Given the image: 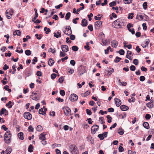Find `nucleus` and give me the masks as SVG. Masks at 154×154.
I'll use <instances>...</instances> for the list:
<instances>
[{
	"mask_svg": "<svg viewBox=\"0 0 154 154\" xmlns=\"http://www.w3.org/2000/svg\"><path fill=\"white\" fill-rule=\"evenodd\" d=\"M4 141L7 144L10 143L11 141V134L9 131H7L5 134Z\"/></svg>",
	"mask_w": 154,
	"mask_h": 154,
	"instance_id": "obj_1",
	"label": "nucleus"
},
{
	"mask_svg": "<svg viewBox=\"0 0 154 154\" xmlns=\"http://www.w3.org/2000/svg\"><path fill=\"white\" fill-rule=\"evenodd\" d=\"M70 150L72 154H78L79 151L77 147L75 145H71L69 146Z\"/></svg>",
	"mask_w": 154,
	"mask_h": 154,
	"instance_id": "obj_2",
	"label": "nucleus"
},
{
	"mask_svg": "<svg viewBox=\"0 0 154 154\" xmlns=\"http://www.w3.org/2000/svg\"><path fill=\"white\" fill-rule=\"evenodd\" d=\"M13 11L11 9H8L5 12V14L7 18L8 19H10L12 16Z\"/></svg>",
	"mask_w": 154,
	"mask_h": 154,
	"instance_id": "obj_3",
	"label": "nucleus"
},
{
	"mask_svg": "<svg viewBox=\"0 0 154 154\" xmlns=\"http://www.w3.org/2000/svg\"><path fill=\"white\" fill-rule=\"evenodd\" d=\"M99 127L97 125H94L91 128V133L92 134H94L96 131L98 130Z\"/></svg>",
	"mask_w": 154,
	"mask_h": 154,
	"instance_id": "obj_4",
	"label": "nucleus"
},
{
	"mask_svg": "<svg viewBox=\"0 0 154 154\" xmlns=\"http://www.w3.org/2000/svg\"><path fill=\"white\" fill-rule=\"evenodd\" d=\"M64 32L65 34L67 35H70L72 33V31L70 26H66Z\"/></svg>",
	"mask_w": 154,
	"mask_h": 154,
	"instance_id": "obj_5",
	"label": "nucleus"
},
{
	"mask_svg": "<svg viewBox=\"0 0 154 154\" xmlns=\"http://www.w3.org/2000/svg\"><path fill=\"white\" fill-rule=\"evenodd\" d=\"M118 21H115L113 22L112 24V27L117 29L122 27V25H121L119 23H116V22H118Z\"/></svg>",
	"mask_w": 154,
	"mask_h": 154,
	"instance_id": "obj_6",
	"label": "nucleus"
},
{
	"mask_svg": "<svg viewBox=\"0 0 154 154\" xmlns=\"http://www.w3.org/2000/svg\"><path fill=\"white\" fill-rule=\"evenodd\" d=\"M85 71L86 70L84 67L82 66L79 67V69L78 74L79 75V76H81L85 72Z\"/></svg>",
	"mask_w": 154,
	"mask_h": 154,
	"instance_id": "obj_7",
	"label": "nucleus"
},
{
	"mask_svg": "<svg viewBox=\"0 0 154 154\" xmlns=\"http://www.w3.org/2000/svg\"><path fill=\"white\" fill-rule=\"evenodd\" d=\"M25 118L29 120L32 118V115L31 114L28 112H25L23 115Z\"/></svg>",
	"mask_w": 154,
	"mask_h": 154,
	"instance_id": "obj_8",
	"label": "nucleus"
},
{
	"mask_svg": "<svg viewBox=\"0 0 154 154\" xmlns=\"http://www.w3.org/2000/svg\"><path fill=\"white\" fill-rule=\"evenodd\" d=\"M78 99V96L74 94H71L69 97L70 100L72 101H75Z\"/></svg>",
	"mask_w": 154,
	"mask_h": 154,
	"instance_id": "obj_9",
	"label": "nucleus"
},
{
	"mask_svg": "<svg viewBox=\"0 0 154 154\" xmlns=\"http://www.w3.org/2000/svg\"><path fill=\"white\" fill-rule=\"evenodd\" d=\"M144 14L139 13L137 15L136 18L139 20H143Z\"/></svg>",
	"mask_w": 154,
	"mask_h": 154,
	"instance_id": "obj_10",
	"label": "nucleus"
},
{
	"mask_svg": "<svg viewBox=\"0 0 154 154\" xmlns=\"http://www.w3.org/2000/svg\"><path fill=\"white\" fill-rule=\"evenodd\" d=\"M102 25V22L101 21L98 20L96 21L95 23L94 27L96 29H98Z\"/></svg>",
	"mask_w": 154,
	"mask_h": 154,
	"instance_id": "obj_11",
	"label": "nucleus"
},
{
	"mask_svg": "<svg viewBox=\"0 0 154 154\" xmlns=\"http://www.w3.org/2000/svg\"><path fill=\"white\" fill-rule=\"evenodd\" d=\"M62 50L64 52H66L69 51V48L66 45H62L61 46Z\"/></svg>",
	"mask_w": 154,
	"mask_h": 154,
	"instance_id": "obj_12",
	"label": "nucleus"
},
{
	"mask_svg": "<svg viewBox=\"0 0 154 154\" xmlns=\"http://www.w3.org/2000/svg\"><path fill=\"white\" fill-rule=\"evenodd\" d=\"M63 110L66 116H67L69 113H70L71 112L70 109L68 107H66L64 108Z\"/></svg>",
	"mask_w": 154,
	"mask_h": 154,
	"instance_id": "obj_13",
	"label": "nucleus"
},
{
	"mask_svg": "<svg viewBox=\"0 0 154 154\" xmlns=\"http://www.w3.org/2000/svg\"><path fill=\"white\" fill-rule=\"evenodd\" d=\"M114 100L116 106L117 107L119 106L122 103L121 100L118 98H115Z\"/></svg>",
	"mask_w": 154,
	"mask_h": 154,
	"instance_id": "obj_14",
	"label": "nucleus"
},
{
	"mask_svg": "<svg viewBox=\"0 0 154 154\" xmlns=\"http://www.w3.org/2000/svg\"><path fill=\"white\" fill-rule=\"evenodd\" d=\"M120 108L122 110L125 111L128 110L129 109V107L125 105H122L120 106Z\"/></svg>",
	"mask_w": 154,
	"mask_h": 154,
	"instance_id": "obj_15",
	"label": "nucleus"
},
{
	"mask_svg": "<svg viewBox=\"0 0 154 154\" xmlns=\"http://www.w3.org/2000/svg\"><path fill=\"white\" fill-rule=\"evenodd\" d=\"M88 25L87 21L85 19H83L82 21V25L83 26H86Z\"/></svg>",
	"mask_w": 154,
	"mask_h": 154,
	"instance_id": "obj_16",
	"label": "nucleus"
},
{
	"mask_svg": "<svg viewBox=\"0 0 154 154\" xmlns=\"http://www.w3.org/2000/svg\"><path fill=\"white\" fill-rule=\"evenodd\" d=\"M118 42L115 40H113L111 42V45L112 47L116 48L118 45Z\"/></svg>",
	"mask_w": 154,
	"mask_h": 154,
	"instance_id": "obj_17",
	"label": "nucleus"
},
{
	"mask_svg": "<svg viewBox=\"0 0 154 154\" xmlns=\"http://www.w3.org/2000/svg\"><path fill=\"white\" fill-rule=\"evenodd\" d=\"M54 36L57 38H58L61 36V33L60 32L57 31V32H54Z\"/></svg>",
	"mask_w": 154,
	"mask_h": 154,
	"instance_id": "obj_18",
	"label": "nucleus"
},
{
	"mask_svg": "<svg viewBox=\"0 0 154 154\" xmlns=\"http://www.w3.org/2000/svg\"><path fill=\"white\" fill-rule=\"evenodd\" d=\"M45 135L46 134L43 133L41 134L39 136V139L42 140H45L46 139Z\"/></svg>",
	"mask_w": 154,
	"mask_h": 154,
	"instance_id": "obj_19",
	"label": "nucleus"
},
{
	"mask_svg": "<svg viewBox=\"0 0 154 154\" xmlns=\"http://www.w3.org/2000/svg\"><path fill=\"white\" fill-rule=\"evenodd\" d=\"M23 134V132H20L18 134L17 136L20 140H23L24 139Z\"/></svg>",
	"mask_w": 154,
	"mask_h": 154,
	"instance_id": "obj_20",
	"label": "nucleus"
},
{
	"mask_svg": "<svg viewBox=\"0 0 154 154\" xmlns=\"http://www.w3.org/2000/svg\"><path fill=\"white\" fill-rule=\"evenodd\" d=\"M13 35H17L20 36L21 35V33L19 30H16L14 32Z\"/></svg>",
	"mask_w": 154,
	"mask_h": 154,
	"instance_id": "obj_21",
	"label": "nucleus"
},
{
	"mask_svg": "<svg viewBox=\"0 0 154 154\" xmlns=\"http://www.w3.org/2000/svg\"><path fill=\"white\" fill-rule=\"evenodd\" d=\"M54 63V60L52 58H50L48 61V63L49 66H52Z\"/></svg>",
	"mask_w": 154,
	"mask_h": 154,
	"instance_id": "obj_22",
	"label": "nucleus"
},
{
	"mask_svg": "<svg viewBox=\"0 0 154 154\" xmlns=\"http://www.w3.org/2000/svg\"><path fill=\"white\" fill-rule=\"evenodd\" d=\"M12 151V149L10 146H8L6 149L5 152H6L7 153L6 154H10L11 152Z\"/></svg>",
	"mask_w": 154,
	"mask_h": 154,
	"instance_id": "obj_23",
	"label": "nucleus"
},
{
	"mask_svg": "<svg viewBox=\"0 0 154 154\" xmlns=\"http://www.w3.org/2000/svg\"><path fill=\"white\" fill-rule=\"evenodd\" d=\"M143 126L146 129H149V124L147 122H145L143 123Z\"/></svg>",
	"mask_w": 154,
	"mask_h": 154,
	"instance_id": "obj_24",
	"label": "nucleus"
},
{
	"mask_svg": "<svg viewBox=\"0 0 154 154\" xmlns=\"http://www.w3.org/2000/svg\"><path fill=\"white\" fill-rule=\"evenodd\" d=\"M38 113L40 114H42L44 116L46 115V112L43 111V109L42 108L40 109L39 110Z\"/></svg>",
	"mask_w": 154,
	"mask_h": 154,
	"instance_id": "obj_25",
	"label": "nucleus"
},
{
	"mask_svg": "<svg viewBox=\"0 0 154 154\" xmlns=\"http://www.w3.org/2000/svg\"><path fill=\"white\" fill-rule=\"evenodd\" d=\"M119 21L118 22H116V23H119V24L121 25H122V27L124 25V22L122 20L120 19H117V20H116L115 21Z\"/></svg>",
	"mask_w": 154,
	"mask_h": 154,
	"instance_id": "obj_26",
	"label": "nucleus"
},
{
	"mask_svg": "<svg viewBox=\"0 0 154 154\" xmlns=\"http://www.w3.org/2000/svg\"><path fill=\"white\" fill-rule=\"evenodd\" d=\"M90 93V92L89 91H87L84 94H82V97H85L87 95H89Z\"/></svg>",
	"mask_w": 154,
	"mask_h": 154,
	"instance_id": "obj_27",
	"label": "nucleus"
},
{
	"mask_svg": "<svg viewBox=\"0 0 154 154\" xmlns=\"http://www.w3.org/2000/svg\"><path fill=\"white\" fill-rule=\"evenodd\" d=\"M102 42L104 45H108L109 43V41H107V40H104L103 39H102Z\"/></svg>",
	"mask_w": 154,
	"mask_h": 154,
	"instance_id": "obj_28",
	"label": "nucleus"
},
{
	"mask_svg": "<svg viewBox=\"0 0 154 154\" xmlns=\"http://www.w3.org/2000/svg\"><path fill=\"white\" fill-rule=\"evenodd\" d=\"M37 131H42L43 130V128L40 125H38L37 127L36 128Z\"/></svg>",
	"mask_w": 154,
	"mask_h": 154,
	"instance_id": "obj_29",
	"label": "nucleus"
},
{
	"mask_svg": "<svg viewBox=\"0 0 154 154\" xmlns=\"http://www.w3.org/2000/svg\"><path fill=\"white\" fill-rule=\"evenodd\" d=\"M146 106L149 108H152L153 107V103H150V102L146 104Z\"/></svg>",
	"mask_w": 154,
	"mask_h": 154,
	"instance_id": "obj_30",
	"label": "nucleus"
},
{
	"mask_svg": "<svg viewBox=\"0 0 154 154\" xmlns=\"http://www.w3.org/2000/svg\"><path fill=\"white\" fill-rule=\"evenodd\" d=\"M121 60V58L117 56L116 59L114 60V61L116 63H117L120 61Z\"/></svg>",
	"mask_w": 154,
	"mask_h": 154,
	"instance_id": "obj_31",
	"label": "nucleus"
},
{
	"mask_svg": "<svg viewBox=\"0 0 154 154\" xmlns=\"http://www.w3.org/2000/svg\"><path fill=\"white\" fill-rule=\"evenodd\" d=\"M5 111H6V109L4 108H2L0 110V115H2L3 114L5 113Z\"/></svg>",
	"mask_w": 154,
	"mask_h": 154,
	"instance_id": "obj_32",
	"label": "nucleus"
},
{
	"mask_svg": "<svg viewBox=\"0 0 154 154\" xmlns=\"http://www.w3.org/2000/svg\"><path fill=\"white\" fill-rule=\"evenodd\" d=\"M29 152H31L33 151V147L32 145H30L28 147Z\"/></svg>",
	"mask_w": 154,
	"mask_h": 154,
	"instance_id": "obj_33",
	"label": "nucleus"
},
{
	"mask_svg": "<svg viewBox=\"0 0 154 154\" xmlns=\"http://www.w3.org/2000/svg\"><path fill=\"white\" fill-rule=\"evenodd\" d=\"M143 7L144 10H146L147 7V3L146 2H145L143 4Z\"/></svg>",
	"mask_w": 154,
	"mask_h": 154,
	"instance_id": "obj_34",
	"label": "nucleus"
},
{
	"mask_svg": "<svg viewBox=\"0 0 154 154\" xmlns=\"http://www.w3.org/2000/svg\"><path fill=\"white\" fill-rule=\"evenodd\" d=\"M118 133L120 135H122L124 134V131L122 129H119L118 131Z\"/></svg>",
	"mask_w": 154,
	"mask_h": 154,
	"instance_id": "obj_35",
	"label": "nucleus"
},
{
	"mask_svg": "<svg viewBox=\"0 0 154 154\" xmlns=\"http://www.w3.org/2000/svg\"><path fill=\"white\" fill-rule=\"evenodd\" d=\"M25 53L26 55L29 56L31 54V51L30 50H27L25 51Z\"/></svg>",
	"mask_w": 154,
	"mask_h": 154,
	"instance_id": "obj_36",
	"label": "nucleus"
},
{
	"mask_svg": "<svg viewBox=\"0 0 154 154\" xmlns=\"http://www.w3.org/2000/svg\"><path fill=\"white\" fill-rule=\"evenodd\" d=\"M114 69L113 68H111L110 69V70L108 71H107L108 72V75H109V76L110 75H111V74H112V73L114 72Z\"/></svg>",
	"mask_w": 154,
	"mask_h": 154,
	"instance_id": "obj_37",
	"label": "nucleus"
},
{
	"mask_svg": "<svg viewBox=\"0 0 154 154\" xmlns=\"http://www.w3.org/2000/svg\"><path fill=\"white\" fill-rule=\"evenodd\" d=\"M11 103H12V102L11 101H9L8 102V103H7L6 104V106H8V108L9 109H10V108H11L12 107V106L11 105Z\"/></svg>",
	"mask_w": 154,
	"mask_h": 154,
	"instance_id": "obj_38",
	"label": "nucleus"
},
{
	"mask_svg": "<svg viewBox=\"0 0 154 154\" xmlns=\"http://www.w3.org/2000/svg\"><path fill=\"white\" fill-rule=\"evenodd\" d=\"M70 12H68L66 14L65 18L66 20H68L70 17Z\"/></svg>",
	"mask_w": 154,
	"mask_h": 154,
	"instance_id": "obj_39",
	"label": "nucleus"
},
{
	"mask_svg": "<svg viewBox=\"0 0 154 154\" xmlns=\"http://www.w3.org/2000/svg\"><path fill=\"white\" fill-rule=\"evenodd\" d=\"M111 49V47L110 46H109L108 47L106 50H105V53L106 54H108L109 52V51L110 49Z\"/></svg>",
	"mask_w": 154,
	"mask_h": 154,
	"instance_id": "obj_40",
	"label": "nucleus"
},
{
	"mask_svg": "<svg viewBox=\"0 0 154 154\" xmlns=\"http://www.w3.org/2000/svg\"><path fill=\"white\" fill-rule=\"evenodd\" d=\"M98 137L100 138V140H102L104 139V137L103 136V134H100L98 135Z\"/></svg>",
	"mask_w": 154,
	"mask_h": 154,
	"instance_id": "obj_41",
	"label": "nucleus"
},
{
	"mask_svg": "<svg viewBox=\"0 0 154 154\" xmlns=\"http://www.w3.org/2000/svg\"><path fill=\"white\" fill-rule=\"evenodd\" d=\"M106 118L108 119L107 122L108 123L111 122H112L111 120L112 119V118L110 117L109 115H107L106 116Z\"/></svg>",
	"mask_w": 154,
	"mask_h": 154,
	"instance_id": "obj_42",
	"label": "nucleus"
},
{
	"mask_svg": "<svg viewBox=\"0 0 154 154\" xmlns=\"http://www.w3.org/2000/svg\"><path fill=\"white\" fill-rule=\"evenodd\" d=\"M133 24L132 23H128L127 26L128 29V30H129L130 29L131 27H133Z\"/></svg>",
	"mask_w": 154,
	"mask_h": 154,
	"instance_id": "obj_43",
	"label": "nucleus"
},
{
	"mask_svg": "<svg viewBox=\"0 0 154 154\" xmlns=\"http://www.w3.org/2000/svg\"><path fill=\"white\" fill-rule=\"evenodd\" d=\"M72 49L73 51H76L78 50V48L77 46H74L72 47Z\"/></svg>",
	"mask_w": 154,
	"mask_h": 154,
	"instance_id": "obj_44",
	"label": "nucleus"
},
{
	"mask_svg": "<svg viewBox=\"0 0 154 154\" xmlns=\"http://www.w3.org/2000/svg\"><path fill=\"white\" fill-rule=\"evenodd\" d=\"M61 146V144H56L55 143L52 145V146L53 148H54L55 147H60Z\"/></svg>",
	"mask_w": 154,
	"mask_h": 154,
	"instance_id": "obj_45",
	"label": "nucleus"
},
{
	"mask_svg": "<svg viewBox=\"0 0 154 154\" xmlns=\"http://www.w3.org/2000/svg\"><path fill=\"white\" fill-rule=\"evenodd\" d=\"M42 36V34H40L39 35L38 34H36L35 35V36L37 38L38 40L41 39Z\"/></svg>",
	"mask_w": 154,
	"mask_h": 154,
	"instance_id": "obj_46",
	"label": "nucleus"
},
{
	"mask_svg": "<svg viewBox=\"0 0 154 154\" xmlns=\"http://www.w3.org/2000/svg\"><path fill=\"white\" fill-rule=\"evenodd\" d=\"M65 52H63V51H60V56L61 57H63L65 56L66 55V54L65 53Z\"/></svg>",
	"mask_w": 154,
	"mask_h": 154,
	"instance_id": "obj_47",
	"label": "nucleus"
},
{
	"mask_svg": "<svg viewBox=\"0 0 154 154\" xmlns=\"http://www.w3.org/2000/svg\"><path fill=\"white\" fill-rule=\"evenodd\" d=\"M87 114L89 115H91L92 114V112L91 110L88 109H86V110Z\"/></svg>",
	"mask_w": 154,
	"mask_h": 154,
	"instance_id": "obj_48",
	"label": "nucleus"
},
{
	"mask_svg": "<svg viewBox=\"0 0 154 154\" xmlns=\"http://www.w3.org/2000/svg\"><path fill=\"white\" fill-rule=\"evenodd\" d=\"M132 0H124L125 3L129 4L132 2Z\"/></svg>",
	"mask_w": 154,
	"mask_h": 154,
	"instance_id": "obj_49",
	"label": "nucleus"
},
{
	"mask_svg": "<svg viewBox=\"0 0 154 154\" xmlns=\"http://www.w3.org/2000/svg\"><path fill=\"white\" fill-rule=\"evenodd\" d=\"M133 63L135 65H137L138 64V61L137 59H134L133 61Z\"/></svg>",
	"mask_w": 154,
	"mask_h": 154,
	"instance_id": "obj_50",
	"label": "nucleus"
},
{
	"mask_svg": "<svg viewBox=\"0 0 154 154\" xmlns=\"http://www.w3.org/2000/svg\"><path fill=\"white\" fill-rule=\"evenodd\" d=\"M16 66L15 65H14L12 66V69H13V71L12 73V74H14L15 73V71H16Z\"/></svg>",
	"mask_w": 154,
	"mask_h": 154,
	"instance_id": "obj_51",
	"label": "nucleus"
},
{
	"mask_svg": "<svg viewBox=\"0 0 154 154\" xmlns=\"http://www.w3.org/2000/svg\"><path fill=\"white\" fill-rule=\"evenodd\" d=\"M99 119L100 121V123L101 124H103L105 123V122L104 121V119L103 117H100L99 118Z\"/></svg>",
	"mask_w": 154,
	"mask_h": 154,
	"instance_id": "obj_52",
	"label": "nucleus"
},
{
	"mask_svg": "<svg viewBox=\"0 0 154 154\" xmlns=\"http://www.w3.org/2000/svg\"><path fill=\"white\" fill-rule=\"evenodd\" d=\"M60 94L62 96H64L65 94V91L63 90H60Z\"/></svg>",
	"mask_w": 154,
	"mask_h": 154,
	"instance_id": "obj_53",
	"label": "nucleus"
},
{
	"mask_svg": "<svg viewBox=\"0 0 154 154\" xmlns=\"http://www.w3.org/2000/svg\"><path fill=\"white\" fill-rule=\"evenodd\" d=\"M88 28L91 31L93 30V27L92 25H89L88 26Z\"/></svg>",
	"mask_w": 154,
	"mask_h": 154,
	"instance_id": "obj_54",
	"label": "nucleus"
},
{
	"mask_svg": "<svg viewBox=\"0 0 154 154\" xmlns=\"http://www.w3.org/2000/svg\"><path fill=\"white\" fill-rule=\"evenodd\" d=\"M59 82L61 83H62L63 81V77L61 76L58 79Z\"/></svg>",
	"mask_w": 154,
	"mask_h": 154,
	"instance_id": "obj_55",
	"label": "nucleus"
},
{
	"mask_svg": "<svg viewBox=\"0 0 154 154\" xmlns=\"http://www.w3.org/2000/svg\"><path fill=\"white\" fill-rule=\"evenodd\" d=\"M135 67L133 65H132L130 67V69L132 71H134L135 70Z\"/></svg>",
	"mask_w": 154,
	"mask_h": 154,
	"instance_id": "obj_56",
	"label": "nucleus"
},
{
	"mask_svg": "<svg viewBox=\"0 0 154 154\" xmlns=\"http://www.w3.org/2000/svg\"><path fill=\"white\" fill-rule=\"evenodd\" d=\"M119 54L122 55H123L125 53V51L123 49H120L119 51Z\"/></svg>",
	"mask_w": 154,
	"mask_h": 154,
	"instance_id": "obj_57",
	"label": "nucleus"
},
{
	"mask_svg": "<svg viewBox=\"0 0 154 154\" xmlns=\"http://www.w3.org/2000/svg\"><path fill=\"white\" fill-rule=\"evenodd\" d=\"M116 3L115 2H112L109 4V5L110 7L112 6H115L116 5Z\"/></svg>",
	"mask_w": 154,
	"mask_h": 154,
	"instance_id": "obj_58",
	"label": "nucleus"
},
{
	"mask_svg": "<svg viewBox=\"0 0 154 154\" xmlns=\"http://www.w3.org/2000/svg\"><path fill=\"white\" fill-rule=\"evenodd\" d=\"M151 116L149 114H146L145 116V119H149L151 118Z\"/></svg>",
	"mask_w": 154,
	"mask_h": 154,
	"instance_id": "obj_59",
	"label": "nucleus"
},
{
	"mask_svg": "<svg viewBox=\"0 0 154 154\" xmlns=\"http://www.w3.org/2000/svg\"><path fill=\"white\" fill-rule=\"evenodd\" d=\"M28 129H29V131H31V132H33V131L34 129H33V128L32 127L31 125H30Z\"/></svg>",
	"mask_w": 154,
	"mask_h": 154,
	"instance_id": "obj_60",
	"label": "nucleus"
},
{
	"mask_svg": "<svg viewBox=\"0 0 154 154\" xmlns=\"http://www.w3.org/2000/svg\"><path fill=\"white\" fill-rule=\"evenodd\" d=\"M133 17V13L129 14L128 17V19H132Z\"/></svg>",
	"mask_w": 154,
	"mask_h": 154,
	"instance_id": "obj_61",
	"label": "nucleus"
},
{
	"mask_svg": "<svg viewBox=\"0 0 154 154\" xmlns=\"http://www.w3.org/2000/svg\"><path fill=\"white\" fill-rule=\"evenodd\" d=\"M141 82H143L145 79V77L143 76H141L139 78Z\"/></svg>",
	"mask_w": 154,
	"mask_h": 154,
	"instance_id": "obj_62",
	"label": "nucleus"
},
{
	"mask_svg": "<svg viewBox=\"0 0 154 154\" xmlns=\"http://www.w3.org/2000/svg\"><path fill=\"white\" fill-rule=\"evenodd\" d=\"M32 99L34 100H38V98L36 95H32Z\"/></svg>",
	"mask_w": 154,
	"mask_h": 154,
	"instance_id": "obj_63",
	"label": "nucleus"
},
{
	"mask_svg": "<svg viewBox=\"0 0 154 154\" xmlns=\"http://www.w3.org/2000/svg\"><path fill=\"white\" fill-rule=\"evenodd\" d=\"M128 154H136V152L135 151H133L130 150H128Z\"/></svg>",
	"mask_w": 154,
	"mask_h": 154,
	"instance_id": "obj_64",
	"label": "nucleus"
}]
</instances>
